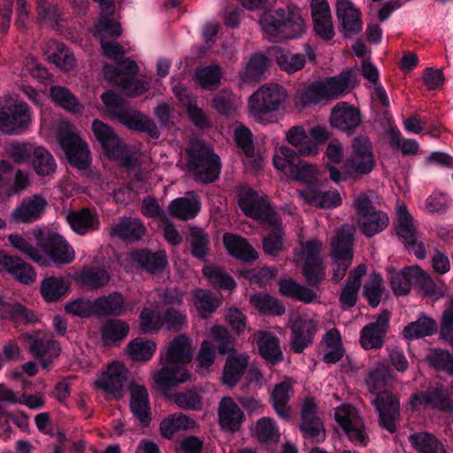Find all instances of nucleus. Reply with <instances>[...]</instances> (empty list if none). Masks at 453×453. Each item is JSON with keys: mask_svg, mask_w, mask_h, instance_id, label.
I'll list each match as a JSON object with an SVG mask.
<instances>
[{"mask_svg": "<svg viewBox=\"0 0 453 453\" xmlns=\"http://www.w3.org/2000/svg\"><path fill=\"white\" fill-rule=\"evenodd\" d=\"M275 3L276 0H257V9H265L258 20L264 37L272 42L302 38L307 32L302 10L293 4L271 9Z\"/></svg>", "mask_w": 453, "mask_h": 453, "instance_id": "obj_1", "label": "nucleus"}, {"mask_svg": "<svg viewBox=\"0 0 453 453\" xmlns=\"http://www.w3.org/2000/svg\"><path fill=\"white\" fill-rule=\"evenodd\" d=\"M193 357L192 341L186 334L174 337L165 349L160 362L163 367L153 373L155 383L161 391L167 394L191 379V373L185 368Z\"/></svg>", "mask_w": 453, "mask_h": 453, "instance_id": "obj_2", "label": "nucleus"}, {"mask_svg": "<svg viewBox=\"0 0 453 453\" xmlns=\"http://www.w3.org/2000/svg\"><path fill=\"white\" fill-rule=\"evenodd\" d=\"M366 384L369 391L376 395L373 403L379 412V424L390 434L396 432V422L400 418V401L388 390H381L387 384L386 373L383 370L372 371Z\"/></svg>", "mask_w": 453, "mask_h": 453, "instance_id": "obj_3", "label": "nucleus"}, {"mask_svg": "<svg viewBox=\"0 0 453 453\" xmlns=\"http://www.w3.org/2000/svg\"><path fill=\"white\" fill-rule=\"evenodd\" d=\"M101 99L111 118L117 119L128 129L146 133L153 138L159 136L158 128L151 119L131 107L127 101L120 98L113 91L110 90L104 93Z\"/></svg>", "mask_w": 453, "mask_h": 453, "instance_id": "obj_4", "label": "nucleus"}, {"mask_svg": "<svg viewBox=\"0 0 453 453\" xmlns=\"http://www.w3.org/2000/svg\"><path fill=\"white\" fill-rule=\"evenodd\" d=\"M186 152L187 168L196 180L211 183L219 178L221 164L212 147L201 140H191Z\"/></svg>", "mask_w": 453, "mask_h": 453, "instance_id": "obj_5", "label": "nucleus"}, {"mask_svg": "<svg viewBox=\"0 0 453 453\" xmlns=\"http://www.w3.org/2000/svg\"><path fill=\"white\" fill-rule=\"evenodd\" d=\"M19 340L43 369L49 370L61 352L60 344L53 335L42 330L22 333Z\"/></svg>", "mask_w": 453, "mask_h": 453, "instance_id": "obj_6", "label": "nucleus"}, {"mask_svg": "<svg viewBox=\"0 0 453 453\" xmlns=\"http://www.w3.org/2000/svg\"><path fill=\"white\" fill-rule=\"evenodd\" d=\"M354 208L357 226L365 236L373 237L388 227L389 218L387 212L377 209L367 194L360 193L356 196Z\"/></svg>", "mask_w": 453, "mask_h": 453, "instance_id": "obj_7", "label": "nucleus"}, {"mask_svg": "<svg viewBox=\"0 0 453 453\" xmlns=\"http://www.w3.org/2000/svg\"><path fill=\"white\" fill-rule=\"evenodd\" d=\"M352 153L344 164V172L351 179L357 180L369 174L375 166L372 146L366 135H359L352 141Z\"/></svg>", "mask_w": 453, "mask_h": 453, "instance_id": "obj_8", "label": "nucleus"}, {"mask_svg": "<svg viewBox=\"0 0 453 453\" xmlns=\"http://www.w3.org/2000/svg\"><path fill=\"white\" fill-rule=\"evenodd\" d=\"M31 121L30 112L25 102L4 96L0 103V131L4 134H18Z\"/></svg>", "mask_w": 453, "mask_h": 453, "instance_id": "obj_9", "label": "nucleus"}, {"mask_svg": "<svg viewBox=\"0 0 453 453\" xmlns=\"http://www.w3.org/2000/svg\"><path fill=\"white\" fill-rule=\"evenodd\" d=\"M407 406L412 412L422 410L439 411H453V404L448 391L442 387H429L426 390H414L408 398Z\"/></svg>", "mask_w": 453, "mask_h": 453, "instance_id": "obj_10", "label": "nucleus"}, {"mask_svg": "<svg viewBox=\"0 0 453 453\" xmlns=\"http://www.w3.org/2000/svg\"><path fill=\"white\" fill-rule=\"evenodd\" d=\"M395 231L408 253L416 258L423 260L426 257V247L419 240L418 232L413 226V219L406 206H400L397 211V220L394 223Z\"/></svg>", "mask_w": 453, "mask_h": 453, "instance_id": "obj_11", "label": "nucleus"}, {"mask_svg": "<svg viewBox=\"0 0 453 453\" xmlns=\"http://www.w3.org/2000/svg\"><path fill=\"white\" fill-rule=\"evenodd\" d=\"M92 131L110 159L123 160V165L127 166L132 165V158L127 155L126 143L119 138L112 127L100 119H95Z\"/></svg>", "mask_w": 453, "mask_h": 453, "instance_id": "obj_12", "label": "nucleus"}, {"mask_svg": "<svg viewBox=\"0 0 453 453\" xmlns=\"http://www.w3.org/2000/svg\"><path fill=\"white\" fill-rule=\"evenodd\" d=\"M353 236L346 231H339L332 241L331 256L334 259L332 281L341 282L353 260Z\"/></svg>", "mask_w": 453, "mask_h": 453, "instance_id": "obj_13", "label": "nucleus"}, {"mask_svg": "<svg viewBox=\"0 0 453 453\" xmlns=\"http://www.w3.org/2000/svg\"><path fill=\"white\" fill-rule=\"evenodd\" d=\"M58 141L71 165L81 170L88 167L90 152L88 144L68 125L58 132Z\"/></svg>", "mask_w": 453, "mask_h": 453, "instance_id": "obj_14", "label": "nucleus"}, {"mask_svg": "<svg viewBox=\"0 0 453 453\" xmlns=\"http://www.w3.org/2000/svg\"><path fill=\"white\" fill-rule=\"evenodd\" d=\"M299 429L305 439L320 443L326 439V430L321 418L318 416V405L313 397L304 398L301 411Z\"/></svg>", "mask_w": 453, "mask_h": 453, "instance_id": "obj_15", "label": "nucleus"}, {"mask_svg": "<svg viewBox=\"0 0 453 453\" xmlns=\"http://www.w3.org/2000/svg\"><path fill=\"white\" fill-rule=\"evenodd\" d=\"M286 98V89L279 84H265L257 89V123H261L265 115L279 111Z\"/></svg>", "mask_w": 453, "mask_h": 453, "instance_id": "obj_16", "label": "nucleus"}, {"mask_svg": "<svg viewBox=\"0 0 453 453\" xmlns=\"http://www.w3.org/2000/svg\"><path fill=\"white\" fill-rule=\"evenodd\" d=\"M363 123L359 108L348 102L337 103L331 110L330 124L348 135H353Z\"/></svg>", "mask_w": 453, "mask_h": 453, "instance_id": "obj_17", "label": "nucleus"}, {"mask_svg": "<svg viewBox=\"0 0 453 453\" xmlns=\"http://www.w3.org/2000/svg\"><path fill=\"white\" fill-rule=\"evenodd\" d=\"M38 246L57 265H66L74 259V250L58 234L42 235L38 238Z\"/></svg>", "mask_w": 453, "mask_h": 453, "instance_id": "obj_18", "label": "nucleus"}, {"mask_svg": "<svg viewBox=\"0 0 453 453\" xmlns=\"http://www.w3.org/2000/svg\"><path fill=\"white\" fill-rule=\"evenodd\" d=\"M336 16L339 20V30L344 38H351L363 29L361 12L355 7L350 0H338Z\"/></svg>", "mask_w": 453, "mask_h": 453, "instance_id": "obj_19", "label": "nucleus"}, {"mask_svg": "<svg viewBox=\"0 0 453 453\" xmlns=\"http://www.w3.org/2000/svg\"><path fill=\"white\" fill-rule=\"evenodd\" d=\"M334 418L349 441L366 445L368 436L365 431L364 423L359 417L342 407L336 409Z\"/></svg>", "mask_w": 453, "mask_h": 453, "instance_id": "obj_20", "label": "nucleus"}, {"mask_svg": "<svg viewBox=\"0 0 453 453\" xmlns=\"http://www.w3.org/2000/svg\"><path fill=\"white\" fill-rule=\"evenodd\" d=\"M127 380V370L125 365L119 363H112L96 381V386L109 395L120 396Z\"/></svg>", "mask_w": 453, "mask_h": 453, "instance_id": "obj_21", "label": "nucleus"}, {"mask_svg": "<svg viewBox=\"0 0 453 453\" xmlns=\"http://www.w3.org/2000/svg\"><path fill=\"white\" fill-rule=\"evenodd\" d=\"M47 201L40 195L24 198L11 214L12 220L30 223L38 219L45 211Z\"/></svg>", "mask_w": 453, "mask_h": 453, "instance_id": "obj_22", "label": "nucleus"}, {"mask_svg": "<svg viewBox=\"0 0 453 453\" xmlns=\"http://www.w3.org/2000/svg\"><path fill=\"white\" fill-rule=\"evenodd\" d=\"M322 82L325 85L328 101L334 100L357 85V74L352 68H347L335 76L322 80Z\"/></svg>", "mask_w": 453, "mask_h": 453, "instance_id": "obj_23", "label": "nucleus"}, {"mask_svg": "<svg viewBox=\"0 0 453 453\" xmlns=\"http://www.w3.org/2000/svg\"><path fill=\"white\" fill-rule=\"evenodd\" d=\"M0 272H7L22 284H30L35 280L34 268L16 256H8L0 252Z\"/></svg>", "mask_w": 453, "mask_h": 453, "instance_id": "obj_24", "label": "nucleus"}, {"mask_svg": "<svg viewBox=\"0 0 453 453\" xmlns=\"http://www.w3.org/2000/svg\"><path fill=\"white\" fill-rule=\"evenodd\" d=\"M280 339L272 332L257 331V346L259 355L265 362L276 365L283 359Z\"/></svg>", "mask_w": 453, "mask_h": 453, "instance_id": "obj_25", "label": "nucleus"}, {"mask_svg": "<svg viewBox=\"0 0 453 453\" xmlns=\"http://www.w3.org/2000/svg\"><path fill=\"white\" fill-rule=\"evenodd\" d=\"M317 324L313 319H299L295 322L291 332V349L301 354L313 342Z\"/></svg>", "mask_w": 453, "mask_h": 453, "instance_id": "obj_26", "label": "nucleus"}, {"mask_svg": "<svg viewBox=\"0 0 453 453\" xmlns=\"http://www.w3.org/2000/svg\"><path fill=\"white\" fill-rule=\"evenodd\" d=\"M130 409L133 415L139 420L143 427L149 426L150 418V407L149 393L144 386L132 385L130 388Z\"/></svg>", "mask_w": 453, "mask_h": 453, "instance_id": "obj_27", "label": "nucleus"}, {"mask_svg": "<svg viewBox=\"0 0 453 453\" xmlns=\"http://www.w3.org/2000/svg\"><path fill=\"white\" fill-rule=\"evenodd\" d=\"M146 234L142 222L135 218H122L111 227L110 235L125 242L140 241Z\"/></svg>", "mask_w": 453, "mask_h": 453, "instance_id": "obj_28", "label": "nucleus"}, {"mask_svg": "<svg viewBox=\"0 0 453 453\" xmlns=\"http://www.w3.org/2000/svg\"><path fill=\"white\" fill-rule=\"evenodd\" d=\"M328 101L326 88L322 81L312 82L296 89L294 102L297 107L304 109Z\"/></svg>", "mask_w": 453, "mask_h": 453, "instance_id": "obj_29", "label": "nucleus"}, {"mask_svg": "<svg viewBox=\"0 0 453 453\" xmlns=\"http://www.w3.org/2000/svg\"><path fill=\"white\" fill-rule=\"evenodd\" d=\"M218 416L221 427L232 432L237 431L243 420L242 411L229 396H225L220 400Z\"/></svg>", "mask_w": 453, "mask_h": 453, "instance_id": "obj_30", "label": "nucleus"}, {"mask_svg": "<svg viewBox=\"0 0 453 453\" xmlns=\"http://www.w3.org/2000/svg\"><path fill=\"white\" fill-rule=\"evenodd\" d=\"M293 390L292 384L289 380H283L276 384L271 392L270 400L272 406L279 418L285 421L291 418V407L288 403L290 401V392Z\"/></svg>", "mask_w": 453, "mask_h": 453, "instance_id": "obj_31", "label": "nucleus"}, {"mask_svg": "<svg viewBox=\"0 0 453 453\" xmlns=\"http://www.w3.org/2000/svg\"><path fill=\"white\" fill-rule=\"evenodd\" d=\"M66 220L71 228L79 234L96 231L100 225L98 215L88 208L69 211L66 213Z\"/></svg>", "mask_w": 453, "mask_h": 453, "instance_id": "obj_32", "label": "nucleus"}, {"mask_svg": "<svg viewBox=\"0 0 453 453\" xmlns=\"http://www.w3.org/2000/svg\"><path fill=\"white\" fill-rule=\"evenodd\" d=\"M131 258L146 272L157 274L167 265V257L165 251L151 252L147 250L133 251Z\"/></svg>", "mask_w": 453, "mask_h": 453, "instance_id": "obj_33", "label": "nucleus"}, {"mask_svg": "<svg viewBox=\"0 0 453 453\" xmlns=\"http://www.w3.org/2000/svg\"><path fill=\"white\" fill-rule=\"evenodd\" d=\"M188 195V197H178L169 203L171 216L180 220H189L196 217L201 209L199 197L194 192Z\"/></svg>", "mask_w": 453, "mask_h": 453, "instance_id": "obj_34", "label": "nucleus"}, {"mask_svg": "<svg viewBox=\"0 0 453 453\" xmlns=\"http://www.w3.org/2000/svg\"><path fill=\"white\" fill-rule=\"evenodd\" d=\"M269 55L274 57L280 69L287 73H295L300 71L306 63V58L303 54H293L279 46L270 48Z\"/></svg>", "mask_w": 453, "mask_h": 453, "instance_id": "obj_35", "label": "nucleus"}, {"mask_svg": "<svg viewBox=\"0 0 453 453\" xmlns=\"http://www.w3.org/2000/svg\"><path fill=\"white\" fill-rule=\"evenodd\" d=\"M223 243L231 256L244 262H251L255 259V250L245 238L226 233L223 235Z\"/></svg>", "mask_w": 453, "mask_h": 453, "instance_id": "obj_36", "label": "nucleus"}, {"mask_svg": "<svg viewBox=\"0 0 453 453\" xmlns=\"http://www.w3.org/2000/svg\"><path fill=\"white\" fill-rule=\"evenodd\" d=\"M96 313L100 316H122L127 310L124 296L119 292H112L95 300Z\"/></svg>", "mask_w": 453, "mask_h": 453, "instance_id": "obj_37", "label": "nucleus"}, {"mask_svg": "<svg viewBox=\"0 0 453 453\" xmlns=\"http://www.w3.org/2000/svg\"><path fill=\"white\" fill-rule=\"evenodd\" d=\"M279 293L285 297L311 303L317 298V294L308 287L297 283L295 280L280 279L278 281Z\"/></svg>", "mask_w": 453, "mask_h": 453, "instance_id": "obj_38", "label": "nucleus"}, {"mask_svg": "<svg viewBox=\"0 0 453 453\" xmlns=\"http://www.w3.org/2000/svg\"><path fill=\"white\" fill-rule=\"evenodd\" d=\"M437 331L436 321L425 315H420L415 321L409 323L403 330V335L407 340H416L431 336Z\"/></svg>", "mask_w": 453, "mask_h": 453, "instance_id": "obj_39", "label": "nucleus"}, {"mask_svg": "<svg viewBox=\"0 0 453 453\" xmlns=\"http://www.w3.org/2000/svg\"><path fill=\"white\" fill-rule=\"evenodd\" d=\"M69 290V281L64 277H48L41 282L40 292L46 302H57Z\"/></svg>", "mask_w": 453, "mask_h": 453, "instance_id": "obj_40", "label": "nucleus"}, {"mask_svg": "<svg viewBox=\"0 0 453 453\" xmlns=\"http://www.w3.org/2000/svg\"><path fill=\"white\" fill-rule=\"evenodd\" d=\"M411 270H413V266H405L400 271L393 267L388 269V280L395 296H406L410 293L413 285Z\"/></svg>", "mask_w": 453, "mask_h": 453, "instance_id": "obj_41", "label": "nucleus"}, {"mask_svg": "<svg viewBox=\"0 0 453 453\" xmlns=\"http://www.w3.org/2000/svg\"><path fill=\"white\" fill-rule=\"evenodd\" d=\"M301 194L307 203L320 209L335 208L342 204V198L337 191L320 192L314 188Z\"/></svg>", "mask_w": 453, "mask_h": 453, "instance_id": "obj_42", "label": "nucleus"}, {"mask_svg": "<svg viewBox=\"0 0 453 453\" xmlns=\"http://www.w3.org/2000/svg\"><path fill=\"white\" fill-rule=\"evenodd\" d=\"M129 333V325L121 319H108L101 328V340L106 346L123 341Z\"/></svg>", "mask_w": 453, "mask_h": 453, "instance_id": "obj_43", "label": "nucleus"}, {"mask_svg": "<svg viewBox=\"0 0 453 453\" xmlns=\"http://www.w3.org/2000/svg\"><path fill=\"white\" fill-rule=\"evenodd\" d=\"M248 359V356L245 355L229 356L224 367L223 382L229 387L234 386L245 372Z\"/></svg>", "mask_w": 453, "mask_h": 453, "instance_id": "obj_44", "label": "nucleus"}, {"mask_svg": "<svg viewBox=\"0 0 453 453\" xmlns=\"http://www.w3.org/2000/svg\"><path fill=\"white\" fill-rule=\"evenodd\" d=\"M2 318L10 319L17 322L25 324L35 323L38 320L37 315L32 310H29L17 302L1 303Z\"/></svg>", "mask_w": 453, "mask_h": 453, "instance_id": "obj_45", "label": "nucleus"}, {"mask_svg": "<svg viewBox=\"0 0 453 453\" xmlns=\"http://www.w3.org/2000/svg\"><path fill=\"white\" fill-rule=\"evenodd\" d=\"M409 441L419 453H447L443 443L426 432L412 434Z\"/></svg>", "mask_w": 453, "mask_h": 453, "instance_id": "obj_46", "label": "nucleus"}, {"mask_svg": "<svg viewBox=\"0 0 453 453\" xmlns=\"http://www.w3.org/2000/svg\"><path fill=\"white\" fill-rule=\"evenodd\" d=\"M195 425V420L188 416L182 413H174L162 420L160 433L163 437L172 439L178 431L193 428Z\"/></svg>", "mask_w": 453, "mask_h": 453, "instance_id": "obj_47", "label": "nucleus"}, {"mask_svg": "<svg viewBox=\"0 0 453 453\" xmlns=\"http://www.w3.org/2000/svg\"><path fill=\"white\" fill-rule=\"evenodd\" d=\"M280 438V430L274 419L264 417L257 420V441L274 448L278 444Z\"/></svg>", "mask_w": 453, "mask_h": 453, "instance_id": "obj_48", "label": "nucleus"}, {"mask_svg": "<svg viewBox=\"0 0 453 453\" xmlns=\"http://www.w3.org/2000/svg\"><path fill=\"white\" fill-rule=\"evenodd\" d=\"M286 139L291 145L298 148L301 156L307 157L315 155L318 147L309 141L304 128L301 126L292 127L287 133Z\"/></svg>", "mask_w": 453, "mask_h": 453, "instance_id": "obj_49", "label": "nucleus"}, {"mask_svg": "<svg viewBox=\"0 0 453 453\" xmlns=\"http://www.w3.org/2000/svg\"><path fill=\"white\" fill-rule=\"evenodd\" d=\"M317 170L313 165L308 164L300 159L292 164L289 176L297 181L303 182L307 185V190L315 188L317 183Z\"/></svg>", "mask_w": 453, "mask_h": 453, "instance_id": "obj_50", "label": "nucleus"}, {"mask_svg": "<svg viewBox=\"0 0 453 453\" xmlns=\"http://www.w3.org/2000/svg\"><path fill=\"white\" fill-rule=\"evenodd\" d=\"M156 349L155 342L136 338L127 344V351L133 361L146 362L152 357Z\"/></svg>", "mask_w": 453, "mask_h": 453, "instance_id": "obj_51", "label": "nucleus"}, {"mask_svg": "<svg viewBox=\"0 0 453 453\" xmlns=\"http://www.w3.org/2000/svg\"><path fill=\"white\" fill-rule=\"evenodd\" d=\"M32 165L40 176L52 174L57 168L54 157L45 148L38 146L33 150Z\"/></svg>", "mask_w": 453, "mask_h": 453, "instance_id": "obj_52", "label": "nucleus"}, {"mask_svg": "<svg viewBox=\"0 0 453 453\" xmlns=\"http://www.w3.org/2000/svg\"><path fill=\"white\" fill-rule=\"evenodd\" d=\"M110 280L111 275L108 271L96 266L83 270L80 275V282L93 290L105 287Z\"/></svg>", "mask_w": 453, "mask_h": 453, "instance_id": "obj_53", "label": "nucleus"}, {"mask_svg": "<svg viewBox=\"0 0 453 453\" xmlns=\"http://www.w3.org/2000/svg\"><path fill=\"white\" fill-rule=\"evenodd\" d=\"M257 311L262 316L280 317L285 314L286 306L281 300L268 293L257 294Z\"/></svg>", "mask_w": 453, "mask_h": 453, "instance_id": "obj_54", "label": "nucleus"}, {"mask_svg": "<svg viewBox=\"0 0 453 453\" xmlns=\"http://www.w3.org/2000/svg\"><path fill=\"white\" fill-rule=\"evenodd\" d=\"M267 234L263 236L262 248L271 257H276L284 249V230L282 226L266 228Z\"/></svg>", "mask_w": 453, "mask_h": 453, "instance_id": "obj_55", "label": "nucleus"}, {"mask_svg": "<svg viewBox=\"0 0 453 453\" xmlns=\"http://www.w3.org/2000/svg\"><path fill=\"white\" fill-rule=\"evenodd\" d=\"M257 223L264 225L265 228L282 226L280 219L272 208L269 202L257 192Z\"/></svg>", "mask_w": 453, "mask_h": 453, "instance_id": "obj_56", "label": "nucleus"}, {"mask_svg": "<svg viewBox=\"0 0 453 453\" xmlns=\"http://www.w3.org/2000/svg\"><path fill=\"white\" fill-rule=\"evenodd\" d=\"M50 96L55 103L69 111L80 112L83 108L74 95L64 87L52 86L50 88Z\"/></svg>", "mask_w": 453, "mask_h": 453, "instance_id": "obj_57", "label": "nucleus"}, {"mask_svg": "<svg viewBox=\"0 0 453 453\" xmlns=\"http://www.w3.org/2000/svg\"><path fill=\"white\" fill-rule=\"evenodd\" d=\"M188 242L190 243L191 253L197 258H203L208 251L209 236L199 227H191Z\"/></svg>", "mask_w": 453, "mask_h": 453, "instance_id": "obj_58", "label": "nucleus"}, {"mask_svg": "<svg viewBox=\"0 0 453 453\" xmlns=\"http://www.w3.org/2000/svg\"><path fill=\"white\" fill-rule=\"evenodd\" d=\"M196 76L203 88L215 89L219 87L222 77L221 68L218 65L198 68Z\"/></svg>", "mask_w": 453, "mask_h": 453, "instance_id": "obj_59", "label": "nucleus"}, {"mask_svg": "<svg viewBox=\"0 0 453 453\" xmlns=\"http://www.w3.org/2000/svg\"><path fill=\"white\" fill-rule=\"evenodd\" d=\"M171 398L180 409L200 411L203 408L202 396L194 389L176 393Z\"/></svg>", "mask_w": 453, "mask_h": 453, "instance_id": "obj_60", "label": "nucleus"}, {"mask_svg": "<svg viewBox=\"0 0 453 453\" xmlns=\"http://www.w3.org/2000/svg\"><path fill=\"white\" fill-rule=\"evenodd\" d=\"M55 51L48 56V59L58 68L68 71L75 62V58L69 50L62 43L52 42Z\"/></svg>", "mask_w": 453, "mask_h": 453, "instance_id": "obj_61", "label": "nucleus"}, {"mask_svg": "<svg viewBox=\"0 0 453 453\" xmlns=\"http://www.w3.org/2000/svg\"><path fill=\"white\" fill-rule=\"evenodd\" d=\"M236 203L241 211L250 219H255V191L248 186L237 189Z\"/></svg>", "mask_w": 453, "mask_h": 453, "instance_id": "obj_62", "label": "nucleus"}, {"mask_svg": "<svg viewBox=\"0 0 453 453\" xmlns=\"http://www.w3.org/2000/svg\"><path fill=\"white\" fill-rule=\"evenodd\" d=\"M302 273L309 286L318 287L325 276V267L322 259L303 261Z\"/></svg>", "mask_w": 453, "mask_h": 453, "instance_id": "obj_63", "label": "nucleus"}, {"mask_svg": "<svg viewBox=\"0 0 453 453\" xmlns=\"http://www.w3.org/2000/svg\"><path fill=\"white\" fill-rule=\"evenodd\" d=\"M203 272L204 276L215 288L233 289L235 287L234 279L219 267L205 266Z\"/></svg>", "mask_w": 453, "mask_h": 453, "instance_id": "obj_64", "label": "nucleus"}]
</instances>
